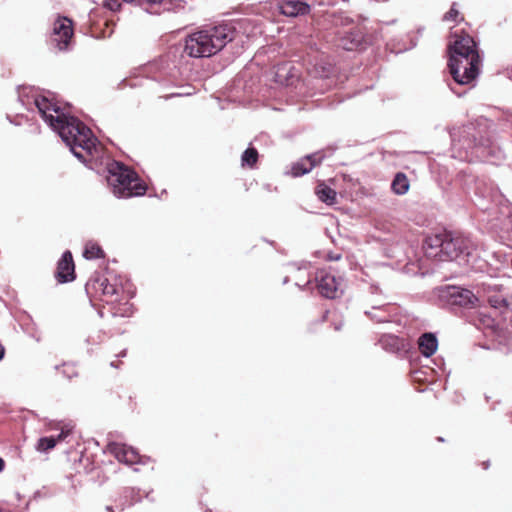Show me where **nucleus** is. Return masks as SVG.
Instances as JSON below:
<instances>
[{
	"mask_svg": "<svg viewBox=\"0 0 512 512\" xmlns=\"http://www.w3.org/2000/svg\"><path fill=\"white\" fill-rule=\"evenodd\" d=\"M35 105L46 123L58 132L72 153L83 163L92 164L102 153V147L90 128L73 116L65 115L46 97L35 99Z\"/></svg>",
	"mask_w": 512,
	"mask_h": 512,
	"instance_id": "nucleus-1",
	"label": "nucleus"
},
{
	"mask_svg": "<svg viewBox=\"0 0 512 512\" xmlns=\"http://www.w3.org/2000/svg\"><path fill=\"white\" fill-rule=\"evenodd\" d=\"M448 67L455 82L461 85L474 81L481 65L477 44L473 37L461 31L451 33L447 46Z\"/></svg>",
	"mask_w": 512,
	"mask_h": 512,
	"instance_id": "nucleus-2",
	"label": "nucleus"
},
{
	"mask_svg": "<svg viewBox=\"0 0 512 512\" xmlns=\"http://www.w3.org/2000/svg\"><path fill=\"white\" fill-rule=\"evenodd\" d=\"M236 35L230 24L205 26L185 38L184 51L190 57H210L222 50Z\"/></svg>",
	"mask_w": 512,
	"mask_h": 512,
	"instance_id": "nucleus-3",
	"label": "nucleus"
},
{
	"mask_svg": "<svg viewBox=\"0 0 512 512\" xmlns=\"http://www.w3.org/2000/svg\"><path fill=\"white\" fill-rule=\"evenodd\" d=\"M470 247L471 242L468 238L447 231L428 236L424 244L426 256L439 261H452L462 254L469 255Z\"/></svg>",
	"mask_w": 512,
	"mask_h": 512,
	"instance_id": "nucleus-4",
	"label": "nucleus"
},
{
	"mask_svg": "<svg viewBox=\"0 0 512 512\" xmlns=\"http://www.w3.org/2000/svg\"><path fill=\"white\" fill-rule=\"evenodd\" d=\"M86 290L92 297L109 305L113 316L128 317L132 315V305L127 301L121 303L120 296L123 294V288L111 284L106 277L98 275L91 278L86 284Z\"/></svg>",
	"mask_w": 512,
	"mask_h": 512,
	"instance_id": "nucleus-5",
	"label": "nucleus"
},
{
	"mask_svg": "<svg viewBox=\"0 0 512 512\" xmlns=\"http://www.w3.org/2000/svg\"><path fill=\"white\" fill-rule=\"evenodd\" d=\"M107 181L119 197L142 196L147 191V185L130 168L115 162L109 168Z\"/></svg>",
	"mask_w": 512,
	"mask_h": 512,
	"instance_id": "nucleus-6",
	"label": "nucleus"
},
{
	"mask_svg": "<svg viewBox=\"0 0 512 512\" xmlns=\"http://www.w3.org/2000/svg\"><path fill=\"white\" fill-rule=\"evenodd\" d=\"M73 21L65 16H58L53 23L51 43L59 50L66 51L73 42Z\"/></svg>",
	"mask_w": 512,
	"mask_h": 512,
	"instance_id": "nucleus-7",
	"label": "nucleus"
},
{
	"mask_svg": "<svg viewBox=\"0 0 512 512\" xmlns=\"http://www.w3.org/2000/svg\"><path fill=\"white\" fill-rule=\"evenodd\" d=\"M439 296L447 304L463 308H473L478 302L472 291L459 286H446L440 290Z\"/></svg>",
	"mask_w": 512,
	"mask_h": 512,
	"instance_id": "nucleus-8",
	"label": "nucleus"
},
{
	"mask_svg": "<svg viewBox=\"0 0 512 512\" xmlns=\"http://www.w3.org/2000/svg\"><path fill=\"white\" fill-rule=\"evenodd\" d=\"M107 449L119 462L127 465H133L142 462L139 453L132 447L123 443L111 442L108 444Z\"/></svg>",
	"mask_w": 512,
	"mask_h": 512,
	"instance_id": "nucleus-9",
	"label": "nucleus"
},
{
	"mask_svg": "<svg viewBox=\"0 0 512 512\" xmlns=\"http://www.w3.org/2000/svg\"><path fill=\"white\" fill-rule=\"evenodd\" d=\"M55 278L59 283L71 282L76 278L75 263L71 251H65L57 262Z\"/></svg>",
	"mask_w": 512,
	"mask_h": 512,
	"instance_id": "nucleus-10",
	"label": "nucleus"
},
{
	"mask_svg": "<svg viewBox=\"0 0 512 512\" xmlns=\"http://www.w3.org/2000/svg\"><path fill=\"white\" fill-rule=\"evenodd\" d=\"M323 159L324 155L321 152L307 155L292 163L289 174L292 177L303 176L309 173L314 167L320 165Z\"/></svg>",
	"mask_w": 512,
	"mask_h": 512,
	"instance_id": "nucleus-11",
	"label": "nucleus"
},
{
	"mask_svg": "<svg viewBox=\"0 0 512 512\" xmlns=\"http://www.w3.org/2000/svg\"><path fill=\"white\" fill-rule=\"evenodd\" d=\"M363 33L360 28L352 27L347 31L339 33L337 45L344 50L352 51L358 49L363 42Z\"/></svg>",
	"mask_w": 512,
	"mask_h": 512,
	"instance_id": "nucleus-12",
	"label": "nucleus"
},
{
	"mask_svg": "<svg viewBox=\"0 0 512 512\" xmlns=\"http://www.w3.org/2000/svg\"><path fill=\"white\" fill-rule=\"evenodd\" d=\"M316 280L317 289L322 296L330 299L337 296L338 283L334 275L325 271H319L316 275Z\"/></svg>",
	"mask_w": 512,
	"mask_h": 512,
	"instance_id": "nucleus-13",
	"label": "nucleus"
},
{
	"mask_svg": "<svg viewBox=\"0 0 512 512\" xmlns=\"http://www.w3.org/2000/svg\"><path fill=\"white\" fill-rule=\"evenodd\" d=\"M379 344L389 353L406 352L409 348L407 339L393 334H383L379 339Z\"/></svg>",
	"mask_w": 512,
	"mask_h": 512,
	"instance_id": "nucleus-14",
	"label": "nucleus"
},
{
	"mask_svg": "<svg viewBox=\"0 0 512 512\" xmlns=\"http://www.w3.org/2000/svg\"><path fill=\"white\" fill-rule=\"evenodd\" d=\"M281 13L288 17H296L309 13L310 6L300 0H288L280 6Z\"/></svg>",
	"mask_w": 512,
	"mask_h": 512,
	"instance_id": "nucleus-15",
	"label": "nucleus"
},
{
	"mask_svg": "<svg viewBox=\"0 0 512 512\" xmlns=\"http://www.w3.org/2000/svg\"><path fill=\"white\" fill-rule=\"evenodd\" d=\"M69 434V429L62 428L57 436L42 437L36 444V450L39 452H48L52 450L57 443L64 441Z\"/></svg>",
	"mask_w": 512,
	"mask_h": 512,
	"instance_id": "nucleus-16",
	"label": "nucleus"
},
{
	"mask_svg": "<svg viewBox=\"0 0 512 512\" xmlns=\"http://www.w3.org/2000/svg\"><path fill=\"white\" fill-rule=\"evenodd\" d=\"M418 346L421 354L425 357L432 356L438 346L437 338L432 333H424L418 340Z\"/></svg>",
	"mask_w": 512,
	"mask_h": 512,
	"instance_id": "nucleus-17",
	"label": "nucleus"
},
{
	"mask_svg": "<svg viewBox=\"0 0 512 512\" xmlns=\"http://www.w3.org/2000/svg\"><path fill=\"white\" fill-rule=\"evenodd\" d=\"M315 193L319 200L328 205L336 203V191L324 183H319L317 185Z\"/></svg>",
	"mask_w": 512,
	"mask_h": 512,
	"instance_id": "nucleus-18",
	"label": "nucleus"
},
{
	"mask_svg": "<svg viewBox=\"0 0 512 512\" xmlns=\"http://www.w3.org/2000/svg\"><path fill=\"white\" fill-rule=\"evenodd\" d=\"M409 188L410 183L406 174L398 172L391 183L392 191L397 195H404L408 192Z\"/></svg>",
	"mask_w": 512,
	"mask_h": 512,
	"instance_id": "nucleus-19",
	"label": "nucleus"
},
{
	"mask_svg": "<svg viewBox=\"0 0 512 512\" xmlns=\"http://www.w3.org/2000/svg\"><path fill=\"white\" fill-rule=\"evenodd\" d=\"M258 159L259 153L257 149L254 147H248L241 155V165L242 167L253 169L256 167Z\"/></svg>",
	"mask_w": 512,
	"mask_h": 512,
	"instance_id": "nucleus-20",
	"label": "nucleus"
},
{
	"mask_svg": "<svg viewBox=\"0 0 512 512\" xmlns=\"http://www.w3.org/2000/svg\"><path fill=\"white\" fill-rule=\"evenodd\" d=\"M83 256H84V258H86L88 260H92V259L104 258L105 253H104L103 249L97 243L88 242L85 245V249L83 251Z\"/></svg>",
	"mask_w": 512,
	"mask_h": 512,
	"instance_id": "nucleus-21",
	"label": "nucleus"
},
{
	"mask_svg": "<svg viewBox=\"0 0 512 512\" xmlns=\"http://www.w3.org/2000/svg\"><path fill=\"white\" fill-rule=\"evenodd\" d=\"M464 18L461 16L459 10L456 7V3H453L450 10L444 14L443 20L444 21H453V22H459L462 21Z\"/></svg>",
	"mask_w": 512,
	"mask_h": 512,
	"instance_id": "nucleus-22",
	"label": "nucleus"
},
{
	"mask_svg": "<svg viewBox=\"0 0 512 512\" xmlns=\"http://www.w3.org/2000/svg\"><path fill=\"white\" fill-rule=\"evenodd\" d=\"M489 304L494 308L506 307L507 301L504 298H500L497 296L489 297Z\"/></svg>",
	"mask_w": 512,
	"mask_h": 512,
	"instance_id": "nucleus-23",
	"label": "nucleus"
},
{
	"mask_svg": "<svg viewBox=\"0 0 512 512\" xmlns=\"http://www.w3.org/2000/svg\"><path fill=\"white\" fill-rule=\"evenodd\" d=\"M292 69H293V67L290 63H283V64L279 65L277 67V71H276V77L278 78V81L281 83L283 82L281 79V77H282L281 72L287 71L288 73H291Z\"/></svg>",
	"mask_w": 512,
	"mask_h": 512,
	"instance_id": "nucleus-24",
	"label": "nucleus"
},
{
	"mask_svg": "<svg viewBox=\"0 0 512 512\" xmlns=\"http://www.w3.org/2000/svg\"><path fill=\"white\" fill-rule=\"evenodd\" d=\"M124 2L135 4L138 6H143L146 4H160L164 0H123Z\"/></svg>",
	"mask_w": 512,
	"mask_h": 512,
	"instance_id": "nucleus-25",
	"label": "nucleus"
},
{
	"mask_svg": "<svg viewBox=\"0 0 512 512\" xmlns=\"http://www.w3.org/2000/svg\"><path fill=\"white\" fill-rule=\"evenodd\" d=\"M175 2H176V3H175L176 7H178V8H184V3H185V2H184L183 0H177V1H175Z\"/></svg>",
	"mask_w": 512,
	"mask_h": 512,
	"instance_id": "nucleus-26",
	"label": "nucleus"
},
{
	"mask_svg": "<svg viewBox=\"0 0 512 512\" xmlns=\"http://www.w3.org/2000/svg\"><path fill=\"white\" fill-rule=\"evenodd\" d=\"M4 354H5V348H4V346L0 343V360H2V359H3Z\"/></svg>",
	"mask_w": 512,
	"mask_h": 512,
	"instance_id": "nucleus-27",
	"label": "nucleus"
},
{
	"mask_svg": "<svg viewBox=\"0 0 512 512\" xmlns=\"http://www.w3.org/2000/svg\"><path fill=\"white\" fill-rule=\"evenodd\" d=\"M4 468V461L2 458H0V471H2Z\"/></svg>",
	"mask_w": 512,
	"mask_h": 512,
	"instance_id": "nucleus-28",
	"label": "nucleus"
},
{
	"mask_svg": "<svg viewBox=\"0 0 512 512\" xmlns=\"http://www.w3.org/2000/svg\"><path fill=\"white\" fill-rule=\"evenodd\" d=\"M179 95H180V94H171V95H169V96H165L164 98H165V99H168V98H170V97L179 96Z\"/></svg>",
	"mask_w": 512,
	"mask_h": 512,
	"instance_id": "nucleus-29",
	"label": "nucleus"
},
{
	"mask_svg": "<svg viewBox=\"0 0 512 512\" xmlns=\"http://www.w3.org/2000/svg\"><path fill=\"white\" fill-rule=\"evenodd\" d=\"M106 509L109 511V512H114L113 511V508L111 506H107Z\"/></svg>",
	"mask_w": 512,
	"mask_h": 512,
	"instance_id": "nucleus-30",
	"label": "nucleus"
},
{
	"mask_svg": "<svg viewBox=\"0 0 512 512\" xmlns=\"http://www.w3.org/2000/svg\"><path fill=\"white\" fill-rule=\"evenodd\" d=\"M327 315H328V311H325L324 316H323L324 320L326 319Z\"/></svg>",
	"mask_w": 512,
	"mask_h": 512,
	"instance_id": "nucleus-31",
	"label": "nucleus"
},
{
	"mask_svg": "<svg viewBox=\"0 0 512 512\" xmlns=\"http://www.w3.org/2000/svg\"><path fill=\"white\" fill-rule=\"evenodd\" d=\"M340 328H341V324H340V325H336V326H335V329H336V330H339Z\"/></svg>",
	"mask_w": 512,
	"mask_h": 512,
	"instance_id": "nucleus-32",
	"label": "nucleus"
},
{
	"mask_svg": "<svg viewBox=\"0 0 512 512\" xmlns=\"http://www.w3.org/2000/svg\"><path fill=\"white\" fill-rule=\"evenodd\" d=\"M438 441H441V442H442V441H444V439H443V438H441V437H438Z\"/></svg>",
	"mask_w": 512,
	"mask_h": 512,
	"instance_id": "nucleus-33",
	"label": "nucleus"
},
{
	"mask_svg": "<svg viewBox=\"0 0 512 512\" xmlns=\"http://www.w3.org/2000/svg\"><path fill=\"white\" fill-rule=\"evenodd\" d=\"M0 512H4V511L0 508Z\"/></svg>",
	"mask_w": 512,
	"mask_h": 512,
	"instance_id": "nucleus-34",
	"label": "nucleus"
}]
</instances>
